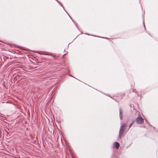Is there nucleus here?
Listing matches in <instances>:
<instances>
[{
    "label": "nucleus",
    "mask_w": 158,
    "mask_h": 158,
    "mask_svg": "<svg viewBox=\"0 0 158 158\" xmlns=\"http://www.w3.org/2000/svg\"><path fill=\"white\" fill-rule=\"evenodd\" d=\"M135 122L138 124H142L144 123V120L141 116H138L135 119Z\"/></svg>",
    "instance_id": "7ed1b4c3"
},
{
    "label": "nucleus",
    "mask_w": 158,
    "mask_h": 158,
    "mask_svg": "<svg viewBox=\"0 0 158 158\" xmlns=\"http://www.w3.org/2000/svg\"><path fill=\"white\" fill-rule=\"evenodd\" d=\"M135 122V120H133L132 121V123H132V124H133Z\"/></svg>",
    "instance_id": "9d476101"
},
{
    "label": "nucleus",
    "mask_w": 158,
    "mask_h": 158,
    "mask_svg": "<svg viewBox=\"0 0 158 158\" xmlns=\"http://www.w3.org/2000/svg\"><path fill=\"white\" fill-rule=\"evenodd\" d=\"M132 123H131L129 125V127L130 128L132 126Z\"/></svg>",
    "instance_id": "f8f14e48"
},
{
    "label": "nucleus",
    "mask_w": 158,
    "mask_h": 158,
    "mask_svg": "<svg viewBox=\"0 0 158 158\" xmlns=\"http://www.w3.org/2000/svg\"><path fill=\"white\" fill-rule=\"evenodd\" d=\"M127 126V125L125 123H123L122 126L120 128L119 133V135L118 136L119 138H120L123 135L124 130H125L126 127Z\"/></svg>",
    "instance_id": "f257e3e1"
},
{
    "label": "nucleus",
    "mask_w": 158,
    "mask_h": 158,
    "mask_svg": "<svg viewBox=\"0 0 158 158\" xmlns=\"http://www.w3.org/2000/svg\"><path fill=\"white\" fill-rule=\"evenodd\" d=\"M136 91H137L135 89H133V92H135V93H136Z\"/></svg>",
    "instance_id": "0eeeda50"
},
{
    "label": "nucleus",
    "mask_w": 158,
    "mask_h": 158,
    "mask_svg": "<svg viewBox=\"0 0 158 158\" xmlns=\"http://www.w3.org/2000/svg\"><path fill=\"white\" fill-rule=\"evenodd\" d=\"M113 158H118V157L117 156H115Z\"/></svg>",
    "instance_id": "9b49d317"
},
{
    "label": "nucleus",
    "mask_w": 158,
    "mask_h": 158,
    "mask_svg": "<svg viewBox=\"0 0 158 158\" xmlns=\"http://www.w3.org/2000/svg\"><path fill=\"white\" fill-rule=\"evenodd\" d=\"M107 96L109 97L110 98H111L112 99H113L114 100H115V101L117 102V101L115 100L114 98H112V97L109 94H107V95H106Z\"/></svg>",
    "instance_id": "423d86ee"
},
{
    "label": "nucleus",
    "mask_w": 158,
    "mask_h": 158,
    "mask_svg": "<svg viewBox=\"0 0 158 158\" xmlns=\"http://www.w3.org/2000/svg\"><path fill=\"white\" fill-rule=\"evenodd\" d=\"M50 55V56H53V57H55V56L53 55V54H51Z\"/></svg>",
    "instance_id": "1a4fd4ad"
},
{
    "label": "nucleus",
    "mask_w": 158,
    "mask_h": 158,
    "mask_svg": "<svg viewBox=\"0 0 158 158\" xmlns=\"http://www.w3.org/2000/svg\"><path fill=\"white\" fill-rule=\"evenodd\" d=\"M119 116H122L123 112L122 109L121 108H120L119 109Z\"/></svg>",
    "instance_id": "39448f33"
},
{
    "label": "nucleus",
    "mask_w": 158,
    "mask_h": 158,
    "mask_svg": "<svg viewBox=\"0 0 158 158\" xmlns=\"http://www.w3.org/2000/svg\"><path fill=\"white\" fill-rule=\"evenodd\" d=\"M124 96L125 94L124 93H121L116 94L114 96V97H115L117 98V100L119 101L122 99Z\"/></svg>",
    "instance_id": "f03ea898"
},
{
    "label": "nucleus",
    "mask_w": 158,
    "mask_h": 158,
    "mask_svg": "<svg viewBox=\"0 0 158 158\" xmlns=\"http://www.w3.org/2000/svg\"><path fill=\"white\" fill-rule=\"evenodd\" d=\"M120 117V118L121 120H122L123 119V116H119Z\"/></svg>",
    "instance_id": "6e6552de"
},
{
    "label": "nucleus",
    "mask_w": 158,
    "mask_h": 158,
    "mask_svg": "<svg viewBox=\"0 0 158 158\" xmlns=\"http://www.w3.org/2000/svg\"><path fill=\"white\" fill-rule=\"evenodd\" d=\"M114 147L116 148L117 149H118L119 147V143L117 142L114 143Z\"/></svg>",
    "instance_id": "20e7f679"
},
{
    "label": "nucleus",
    "mask_w": 158,
    "mask_h": 158,
    "mask_svg": "<svg viewBox=\"0 0 158 158\" xmlns=\"http://www.w3.org/2000/svg\"><path fill=\"white\" fill-rule=\"evenodd\" d=\"M6 58H7V57L6 56H4L3 58L4 59V60H5L6 59Z\"/></svg>",
    "instance_id": "ddd939ff"
}]
</instances>
